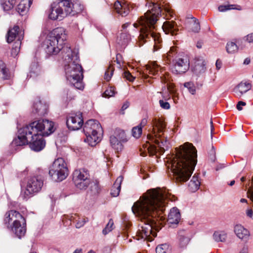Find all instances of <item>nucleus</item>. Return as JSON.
<instances>
[{
	"mask_svg": "<svg viewBox=\"0 0 253 253\" xmlns=\"http://www.w3.org/2000/svg\"><path fill=\"white\" fill-rule=\"evenodd\" d=\"M0 77L4 80H7L9 78L8 70L6 68L0 71Z\"/></svg>",
	"mask_w": 253,
	"mask_h": 253,
	"instance_id": "6e6d98bb",
	"label": "nucleus"
},
{
	"mask_svg": "<svg viewBox=\"0 0 253 253\" xmlns=\"http://www.w3.org/2000/svg\"><path fill=\"white\" fill-rule=\"evenodd\" d=\"M32 3L31 0H23L17 6L16 10L21 15H25Z\"/></svg>",
	"mask_w": 253,
	"mask_h": 253,
	"instance_id": "bb28decb",
	"label": "nucleus"
},
{
	"mask_svg": "<svg viewBox=\"0 0 253 253\" xmlns=\"http://www.w3.org/2000/svg\"><path fill=\"white\" fill-rule=\"evenodd\" d=\"M200 184L201 182L198 175L195 174L189 183V189L191 192H194L199 189Z\"/></svg>",
	"mask_w": 253,
	"mask_h": 253,
	"instance_id": "7c9ffc66",
	"label": "nucleus"
},
{
	"mask_svg": "<svg viewBox=\"0 0 253 253\" xmlns=\"http://www.w3.org/2000/svg\"><path fill=\"white\" fill-rule=\"evenodd\" d=\"M68 217L71 221L76 222L75 226L77 228L83 227L85 223L88 221L87 218H80L76 214L68 216Z\"/></svg>",
	"mask_w": 253,
	"mask_h": 253,
	"instance_id": "c756f323",
	"label": "nucleus"
},
{
	"mask_svg": "<svg viewBox=\"0 0 253 253\" xmlns=\"http://www.w3.org/2000/svg\"><path fill=\"white\" fill-rule=\"evenodd\" d=\"M46 52L49 54H56L60 50H62L63 52H65L64 55H66L67 50L65 49L68 46H60V45L57 44L55 41V39L51 38L49 36L45 42Z\"/></svg>",
	"mask_w": 253,
	"mask_h": 253,
	"instance_id": "ddd939ff",
	"label": "nucleus"
},
{
	"mask_svg": "<svg viewBox=\"0 0 253 253\" xmlns=\"http://www.w3.org/2000/svg\"><path fill=\"white\" fill-rule=\"evenodd\" d=\"M114 222L112 219H110L106 225L105 228L102 230V233L106 235L113 229Z\"/></svg>",
	"mask_w": 253,
	"mask_h": 253,
	"instance_id": "49530a36",
	"label": "nucleus"
},
{
	"mask_svg": "<svg viewBox=\"0 0 253 253\" xmlns=\"http://www.w3.org/2000/svg\"><path fill=\"white\" fill-rule=\"evenodd\" d=\"M252 84L247 82H241L233 89L235 95L240 98L244 94L252 88Z\"/></svg>",
	"mask_w": 253,
	"mask_h": 253,
	"instance_id": "aec40b11",
	"label": "nucleus"
},
{
	"mask_svg": "<svg viewBox=\"0 0 253 253\" xmlns=\"http://www.w3.org/2000/svg\"><path fill=\"white\" fill-rule=\"evenodd\" d=\"M162 29L166 34H170L172 36L176 35V32L178 30L176 23L173 21L165 22L162 26Z\"/></svg>",
	"mask_w": 253,
	"mask_h": 253,
	"instance_id": "4be33fe9",
	"label": "nucleus"
},
{
	"mask_svg": "<svg viewBox=\"0 0 253 253\" xmlns=\"http://www.w3.org/2000/svg\"><path fill=\"white\" fill-rule=\"evenodd\" d=\"M181 219L179 210L176 207L170 209L168 216V222L170 226L174 227L177 225Z\"/></svg>",
	"mask_w": 253,
	"mask_h": 253,
	"instance_id": "6ab92c4d",
	"label": "nucleus"
},
{
	"mask_svg": "<svg viewBox=\"0 0 253 253\" xmlns=\"http://www.w3.org/2000/svg\"><path fill=\"white\" fill-rule=\"evenodd\" d=\"M114 6L116 12L122 16H126L129 12V7L126 3H121L120 1H117Z\"/></svg>",
	"mask_w": 253,
	"mask_h": 253,
	"instance_id": "a878e982",
	"label": "nucleus"
},
{
	"mask_svg": "<svg viewBox=\"0 0 253 253\" xmlns=\"http://www.w3.org/2000/svg\"><path fill=\"white\" fill-rule=\"evenodd\" d=\"M190 63L187 57L177 58L173 60L172 72L176 74L185 73L189 68Z\"/></svg>",
	"mask_w": 253,
	"mask_h": 253,
	"instance_id": "9b49d317",
	"label": "nucleus"
},
{
	"mask_svg": "<svg viewBox=\"0 0 253 253\" xmlns=\"http://www.w3.org/2000/svg\"><path fill=\"white\" fill-rule=\"evenodd\" d=\"M226 47V50L229 53H233L238 50L237 45L233 42H228Z\"/></svg>",
	"mask_w": 253,
	"mask_h": 253,
	"instance_id": "c03bdc74",
	"label": "nucleus"
},
{
	"mask_svg": "<svg viewBox=\"0 0 253 253\" xmlns=\"http://www.w3.org/2000/svg\"><path fill=\"white\" fill-rule=\"evenodd\" d=\"M11 216L12 217L11 226L15 225L20 222H22V224L25 223V219L19 212L16 211L15 213H11Z\"/></svg>",
	"mask_w": 253,
	"mask_h": 253,
	"instance_id": "e433bc0d",
	"label": "nucleus"
},
{
	"mask_svg": "<svg viewBox=\"0 0 253 253\" xmlns=\"http://www.w3.org/2000/svg\"><path fill=\"white\" fill-rule=\"evenodd\" d=\"M231 9H236L238 10H241L242 9V7L240 5L237 4H229L226 5H220L218 7V10L220 12H224L227 10Z\"/></svg>",
	"mask_w": 253,
	"mask_h": 253,
	"instance_id": "58836bf2",
	"label": "nucleus"
},
{
	"mask_svg": "<svg viewBox=\"0 0 253 253\" xmlns=\"http://www.w3.org/2000/svg\"><path fill=\"white\" fill-rule=\"evenodd\" d=\"M21 44V42L16 41L14 42L11 51V54L13 57H15L18 55Z\"/></svg>",
	"mask_w": 253,
	"mask_h": 253,
	"instance_id": "a19ab883",
	"label": "nucleus"
},
{
	"mask_svg": "<svg viewBox=\"0 0 253 253\" xmlns=\"http://www.w3.org/2000/svg\"><path fill=\"white\" fill-rule=\"evenodd\" d=\"M234 232L237 237L243 241L247 242L251 236L250 231L240 224L235 225Z\"/></svg>",
	"mask_w": 253,
	"mask_h": 253,
	"instance_id": "f3484780",
	"label": "nucleus"
},
{
	"mask_svg": "<svg viewBox=\"0 0 253 253\" xmlns=\"http://www.w3.org/2000/svg\"><path fill=\"white\" fill-rule=\"evenodd\" d=\"M147 70L150 74L155 75L158 73L159 66L155 64H153L152 66H150L147 68Z\"/></svg>",
	"mask_w": 253,
	"mask_h": 253,
	"instance_id": "3c124183",
	"label": "nucleus"
},
{
	"mask_svg": "<svg viewBox=\"0 0 253 253\" xmlns=\"http://www.w3.org/2000/svg\"><path fill=\"white\" fill-rule=\"evenodd\" d=\"M43 186V180L40 177H33L31 178L27 185L25 194L32 195L39 192Z\"/></svg>",
	"mask_w": 253,
	"mask_h": 253,
	"instance_id": "f8f14e48",
	"label": "nucleus"
},
{
	"mask_svg": "<svg viewBox=\"0 0 253 253\" xmlns=\"http://www.w3.org/2000/svg\"><path fill=\"white\" fill-rule=\"evenodd\" d=\"M124 77L130 82H133L135 79L128 71H125L124 72Z\"/></svg>",
	"mask_w": 253,
	"mask_h": 253,
	"instance_id": "4d7b16f0",
	"label": "nucleus"
},
{
	"mask_svg": "<svg viewBox=\"0 0 253 253\" xmlns=\"http://www.w3.org/2000/svg\"><path fill=\"white\" fill-rule=\"evenodd\" d=\"M84 6L79 0H58L53 2L48 12V18L61 20L65 17L74 16L82 11Z\"/></svg>",
	"mask_w": 253,
	"mask_h": 253,
	"instance_id": "39448f33",
	"label": "nucleus"
},
{
	"mask_svg": "<svg viewBox=\"0 0 253 253\" xmlns=\"http://www.w3.org/2000/svg\"><path fill=\"white\" fill-rule=\"evenodd\" d=\"M65 59V72L67 80L74 87L79 89L84 88L83 83V70L79 64V56L75 52H73L70 47H66Z\"/></svg>",
	"mask_w": 253,
	"mask_h": 253,
	"instance_id": "20e7f679",
	"label": "nucleus"
},
{
	"mask_svg": "<svg viewBox=\"0 0 253 253\" xmlns=\"http://www.w3.org/2000/svg\"><path fill=\"white\" fill-rule=\"evenodd\" d=\"M129 137L125 131L120 127L113 129L112 134L110 136V143L111 147L119 152L124 149L123 143L128 140Z\"/></svg>",
	"mask_w": 253,
	"mask_h": 253,
	"instance_id": "1a4fd4ad",
	"label": "nucleus"
},
{
	"mask_svg": "<svg viewBox=\"0 0 253 253\" xmlns=\"http://www.w3.org/2000/svg\"><path fill=\"white\" fill-rule=\"evenodd\" d=\"M169 246L167 244L158 246L156 248V253H169Z\"/></svg>",
	"mask_w": 253,
	"mask_h": 253,
	"instance_id": "79ce46f5",
	"label": "nucleus"
},
{
	"mask_svg": "<svg viewBox=\"0 0 253 253\" xmlns=\"http://www.w3.org/2000/svg\"><path fill=\"white\" fill-rule=\"evenodd\" d=\"M114 68H112L111 66L110 65L107 70L106 71L104 75V79L107 81H109L113 74Z\"/></svg>",
	"mask_w": 253,
	"mask_h": 253,
	"instance_id": "8fccbe9b",
	"label": "nucleus"
},
{
	"mask_svg": "<svg viewBox=\"0 0 253 253\" xmlns=\"http://www.w3.org/2000/svg\"><path fill=\"white\" fill-rule=\"evenodd\" d=\"M30 71V76L32 77V74L37 75L40 71L39 66L37 63H33L31 66Z\"/></svg>",
	"mask_w": 253,
	"mask_h": 253,
	"instance_id": "603ef678",
	"label": "nucleus"
},
{
	"mask_svg": "<svg viewBox=\"0 0 253 253\" xmlns=\"http://www.w3.org/2000/svg\"><path fill=\"white\" fill-rule=\"evenodd\" d=\"M54 123L52 121L47 119H39L32 122L29 126L26 125L25 126H54Z\"/></svg>",
	"mask_w": 253,
	"mask_h": 253,
	"instance_id": "cd10ccee",
	"label": "nucleus"
},
{
	"mask_svg": "<svg viewBox=\"0 0 253 253\" xmlns=\"http://www.w3.org/2000/svg\"><path fill=\"white\" fill-rule=\"evenodd\" d=\"M246 105V102H243V101H239L238 104H237V109L239 110V111H241L242 110V106H245Z\"/></svg>",
	"mask_w": 253,
	"mask_h": 253,
	"instance_id": "680f3d73",
	"label": "nucleus"
},
{
	"mask_svg": "<svg viewBox=\"0 0 253 253\" xmlns=\"http://www.w3.org/2000/svg\"><path fill=\"white\" fill-rule=\"evenodd\" d=\"M35 127H19L17 131V135L19 137L26 139L29 142V139H31V136L35 132Z\"/></svg>",
	"mask_w": 253,
	"mask_h": 253,
	"instance_id": "b1692460",
	"label": "nucleus"
},
{
	"mask_svg": "<svg viewBox=\"0 0 253 253\" xmlns=\"http://www.w3.org/2000/svg\"><path fill=\"white\" fill-rule=\"evenodd\" d=\"M84 120L82 117V113L80 112L76 113L71 114L67 117V126H83Z\"/></svg>",
	"mask_w": 253,
	"mask_h": 253,
	"instance_id": "2eb2a0df",
	"label": "nucleus"
},
{
	"mask_svg": "<svg viewBox=\"0 0 253 253\" xmlns=\"http://www.w3.org/2000/svg\"><path fill=\"white\" fill-rule=\"evenodd\" d=\"M10 228L13 232L19 239L23 237L26 233V223L22 224V222H20L15 225H10Z\"/></svg>",
	"mask_w": 253,
	"mask_h": 253,
	"instance_id": "393cba45",
	"label": "nucleus"
},
{
	"mask_svg": "<svg viewBox=\"0 0 253 253\" xmlns=\"http://www.w3.org/2000/svg\"><path fill=\"white\" fill-rule=\"evenodd\" d=\"M12 213H15V211H9L6 212L5 214L4 222L5 224L7 225V227H9V225L10 226V223L12 222V217L11 216V214Z\"/></svg>",
	"mask_w": 253,
	"mask_h": 253,
	"instance_id": "a18cd8bd",
	"label": "nucleus"
},
{
	"mask_svg": "<svg viewBox=\"0 0 253 253\" xmlns=\"http://www.w3.org/2000/svg\"><path fill=\"white\" fill-rule=\"evenodd\" d=\"M206 62L202 57L196 59L194 65L191 70L194 74L197 76L203 74L206 71Z\"/></svg>",
	"mask_w": 253,
	"mask_h": 253,
	"instance_id": "a211bd4d",
	"label": "nucleus"
},
{
	"mask_svg": "<svg viewBox=\"0 0 253 253\" xmlns=\"http://www.w3.org/2000/svg\"><path fill=\"white\" fill-rule=\"evenodd\" d=\"M17 0H0L1 6L4 11H9L12 9Z\"/></svg>",
	"mask_w": 253,
	"mask_h": 253,
	"instance_id": "f704fd0d",
	"label": "nucleus"
},
{
	"mask_svg": "<svg viewBox=\"0 0 253 253\" xmlns=\"http://www.w3.org/2000/svg\"><path fill=\"white\" fill-rule=\"evenodd\" d=\"M179 247L180 248H185L190 241V238L187 236L184 231H180L178 233Z\"/></svg>",
	"mask_w": 253,
	"mask_h": 253,
	"instance_id": "2f4dec72",
	"label": "nucleus"
},
{
	"mask_svg": "<svg viewBox=\"0 0 253 253\" xmlns=\"http://www.w3.org/2000/svg\"><path fill=\"white\" fill-rule=\"evenodd\" d=\"M129 106V103L127 101L125 102L121 108V113L124 114V111Z\"/></svg>",
	"mask_w": 253,
	"mask_h": 253,
	"instance_id": "052dcab7",
	"label": "nucleus"
},
{
	"mask_svg": "<svg viewBox=\"0 0 253 253\" xmlns=\"http://www.w3.org/2000/svg\"><path fill=\"white\" fill-rule=\"evenodd\" d=\"M246 214L248 217H249L250 218H253V210L251 208H248L246 210Z\"/></svg>",
	"mask_w": 253,
	"mask_h": 253,
	"instance_id": "bf43d9fd",
	"label": "nucleus"
},
{
	"mask_svg": "<svg viewBox=\"0 0 253 253\" xmlns=\"http://www.w3.org/2000/svg\"><path fill=\"white\" fill-rule=\"evenodd\" d=\"M213 238L216 242H223L227 238V233L224 231H216L213 234Z\"/></svg>",
	"mask_w": 253,
	"mask_h": 253,
	"instance_id": "4c0bfd02",
	"label": "nucleus"
},
{
	"mask_svg": "<svg viewBox=\"0 0 253 253\" xmlns=\"http://www.w3.org/2000/svg\"><path fill=\"white\" fill-rule=\"evenodd\" d=\"M122 57V56L120 54H117L116 55V62L118 64L121 66V61L120 60V58Z\"/></svg>",
	"mask_w": 253,
	"mask_h": 253,
	"instance_id": "69168bd1",
	"label": "nucleus"
},
{
	"mask_svg": "<svg viewBox=\"0 0 253 253\" xmlns=\"http://www.w3.org/2000/svg\"><path fill=\"white\" fill-rule=\"evenodd\" d=\"M79 182L80 183L79 185L77 184V183H74L76 187L81 190L85 189L90 184V178L89 177L86 178V179L84 180L81 179V180Z\"/></svg>",
	"mask_w": 253,
	"mask_h": 253,
	"instance_id": "ea45409f",
	"label": "nucleus"
},
{
	"mask_svg": "<svg viewBox=\"0 0 253 253\" xmlns=\"http://www.w3.org/2000/svg\"><path fill=\"white\" fill-rule=\"evenodd\" d=\"M188 27L193 32L198 33L200 30V23L198 20L195 17H192L189 19Z\"/></svg>",
	"mask_w": 253,
	"mask_h": 253,
	"instance_id": "72a5a7b5",
	"label": "nucleus"
},
{
	"mask_svg": "<svg viewBox=\"0 0 253 253\" xmlns=\"http://www.w3.org/2000/svg\"><path fill=\"white\" fill-rule=\"evenodd\" d=\"M123 180L122 176H119L116 180L111 190V194L113 197H116L119 195Z\"/></svg>",
	"mask_w": 253,
	"mask_h": 253,
	"instance_id": "c85d7f7f",
	"label": "nucleus"
},
{
	"mask_svg": "<svg viewBox=\"0 0 253 253\" xmlns=\"http://www.w3.org/2000/svg\"><path fill=\"white\" fill-rule=\"evenodd\" d=\"M28 142L26 139L20 137L17 135V137L13 139L11 142V145L12 147H16L15 149L17 150L18 149L19 147L28 144Z\"/></svg>",
	"mask_w": 253,
	"mask_h": 253,
	"instance_id": "c9c22d12",
	"label": "nucleus"
},
{
	"mask_svg": "<svg viewBox=\"0 0 253 253\" xmlns=\"http://www.w3.org/2000/svg\"><path fill=\"white\" fill-rule=\"evenodd\" d=\"M165 127H150L147 135V139L154 141L155 144L147 143L143 145L144 152L141 155L145 156L148 152L151 155L156 154L158 152L163 153L169 148V143L164 135Z\"/></svg>",
	"mask_w": 253,
	"mask_h": 253,
	"instance_id": "423d86ee",
	"label": "nucleus"
},
{
	"mask_svg": "<svg viewBox=\"0 0 253 253\" xmlns=\"http://www.w3.org/2000/svg\"><path fill=\"white\" fill-rule=\"evenodd\" d=\"M161 79H162V81L166 83H167L169 81V78H168V75H165L163 77H161Z\"/></svg>",
	"mask_w": 253,
	"mask_h": 253,
	"instance_id": "774afa93",
	"label": "nucleus"
},
{
	"mask_svg": "<svg viewBox=\"0 0 253 253\" xmlns=\"http://www.w3.org/2000/svg\"><path fill=\"white\" fill-rule=\"evenodd\" d=\"M152 6L151 10H148L144 16L141 17L139 20V24L141 26L140 30V35L138 37L139 46L142 45L147 41L152 39L155 42L154 48L155 50L158 49L160 47L157 44L160 43L162 39L159 34L156 32L155 24L158 20V17L161 14V9L160 6L156 4H150Z\"/></svg>",
	"mask_w": 253,
	"mask_h": 253,
	"instance_id": "7ed1b4c3",
	"label": "nucleus"
},
{
	"mask_svg": "<svg viewBox=\"0 0 253 253\" xmlns=\"http://www.w3.org/2000/svg\"><path fill=\"white\" fill-rule=\"evenodd\" d=\"M116 93L115 88L113 87H108L103 93V96L105 97H110L113 96Z\"/></svg>",
	"mask_w": 253,
	"mask_h": 253,
	"instance_id": "09e8293b",
	"label": "nucleus"
},
{
	"mask_svg": "<svg viewBox=\"0 0 253 253\" xmlns=\"http://www.w3.org/2000/svg\"><path fill=\"white\" fill-rule=\"evenodd\" d=\"M49 174L56 182L61 181L67 176L68 168L64 160L62 158L56 159L50 167Z\"/></svg>",
	"mask_w": 253,
	"mask_h": 253,
	"instance_id": "6e6552de",
	"label": "nucleus"
},
{
	"mask_svg": "<svg viewBox=\"0 0 253 253\" xmlns=\"http://www.w3.org/2000/svg\"><path fill=\"white\" fill-rule=\"evenodd\" d=\"M174 48L173 47L170 48V50L169 51V52L168 53V56L169 57L173 56V53L174 52Z\"/></svg>",
	"mask_w": 253,
	"mask_h": 253,
	"instance_id": "338daca9",
	"label": "nucleus"
},
{
	"mask_svg": "<svg viewBox=\"0 0 253 253\" xmlns=\"http://www.w3.org/2000/svg\"><path fill=\"white\" fill-rule=\"evenodd\" d=\"M90 190L91 191L92 194H96L99 192V185L97 183L93 182L90 183Z\"/></svg>",
	"mask_w": 253,
	"mask_h": 253,
	"instance_id": "864d4df0",
	"label": "nucleus"
},
{
	"mask_svg": "<svg viewBox=\"0 0 253 253\" xmlns=\"http://www.w3.org/2000/svg\"><path fill=\"white\" fill-rule=\"evenodd\" d=\"M147 122L146 119H143L142 120L141 123L137 126H144L146 125Z\"/></svg>",
	"mask_w": 253,
	"mask_h": 253,
	"instance_id": "0e129e2a",
	"label": "nucleus"
},
{
	"mask_svg": "<svg viewBox=\"0 0 253 253\" xmlns=\"http://www.w3.org/2000/svg\"><path fill=\"white\" fill-rule=\"evenodd\" d=\"M85 125L89 126H101L99 122L97 120L94 119H90L88 120L85 123Z\"/></svg>",
	"mask_w": 253,
	"mask_h": 253,
	"instance_id": "5fc2aeb1",
	"label": "nucleus"
},
{
	"mask_svg": "<svg viewBox=\"0 0 253 253\" xmlns=\"http://www.w3.org/2000/svg\"><path fill=\"white\" fill-rule=\"evenodd\" d=\"M130 40V35L126 31H123L117 39V42L121 46H125Z\"/></svg>",
	"mask_w": 253,
	"mask_h": 253,
	"instance_id": "473e14b6",
	"label": "nucleus"
},
{
	"mask_svg": "<svg viewBox=\"0 0 253 253\" xmlns=\"http://www.w3.org/2000/svg\"><path fill=\"white\" fill-rule=\"evenodd\" d=\"M36 132L32 135L29 141L31 149L36 152L42 150L45 146L43 137H47L53 133L56 127H35Z\"/></svg>",
	"mask_w": 253,
	"mask_h": 253,
	"instance_id": "0eeeda50",
	"label": "nucleus"
},
{
	"mask_svg": "<svg viewBox=\"0 0 253 253\" xmlns=\"http://www.w3.org/2000/svg\"><path fill=\"white\" fill-rule=\"evenodd\" d=\"M142 127H132L131 129V134L133 137L137 139L139 138L142 134Z\"/></svg>",
	"mask_w": 253,
	"mask_h": 253,
	"instance_id": "de8ad7c7",
	"label": "nucleus"
},
{
	"mask_svg": "<svg viewBox=\"0 0 253 253\" xmlns=\"http://www.w3.org/2000/svg\"><path fill=\"white\" fill-rule=\"evenodd\" d=\"M159 104L160 106L164 109H169L170 108V105L168 102H165L163 100H160Z\"/></svg>",
	"mask_w": 253,
	"mask_h": 253,
	"instance_id": "13d9d810",
	"label": "nucleus"
},
{
	"mask_svg": "<svg viewBox=\"0 0 253 253\" xmlns=\"http://www.w3.org/2000/svg\"><path fill=\"white\" fill-rule=\"evenodd\" d=\"M48 106L44 103H42L39 99H36L34 101L32 112L39 116H43L47 113Z\"/></svg>",
	"mask_w": 253,
	"mask_h": 253,
	"instance_id": "412c9836",
	"label": "nucleus"
},
{
	"mask_svg": "<svg viewBox=\"0 0 253 253\" xmlns=\"http://www.w3.org/2000/svg\"><path fill=\"white\" fill-rule=\"evenodd\" d=\"M184 86L187 88L188 91L192 95H194L196 93V86L193 82H189L185 83L184 84Z\"/></svg>",
	"mask_w": 253,
	"mask_h": 253,
	"instance_id": "37998d69",
	"label": "nucleus"
},
{
	"mask_svg": "<svg viewBox=\"0 0 253 253\" xmlns=\"http://www.w3.org/2000/svg\"><path fill=\"white\" fill-rule=\"evenodd\" d=\"M89 177V174L87 170L80 169L75 170L73 173V180L74 183L79 185L81 179H86Z\"/></svg>",
	"mask_w": 253,
	"mask_h": 253,
	"instance_id": "5701e85b",
	"label": "nucleus"
},
{
	"mask_svg": "<svg viewBox=\"0 0 253 253\" xmlns=\"http://www.w3.org/2000/svg\"><path fill=\"white\" fill-rule=\"evenodd\" d=\"M102 128L97 127V129L93 127H84L83 130L86 136L84 141L91 146H95L102 139L103 132Z\"/></svg>",
	"mask_w": 253,
	"mask_h": 253,
	"instance_id": "9d476101",
	"label": "nucleus"
},
{
	"mask_svg": "<svg viewBox=\"0 0 253 253\" xmlns=\"http://www.w3.org/2000/svg\"><path fill=\"white\" fill-rule=\"evenodd\" d=\"M169 198V193L165 189H152L140 197L132 207L133 212L141 220L137 232L138 240L140 239L152 241L156 236V231L161 229L160 218L161 214L165 210Z\"/></svg>",
	"mask_w": 253,
	"mask_h": 253,
	"instance_id": "f257e3e1",
	"label": "nucleus"
},
{
	"mask_svg": "<svg viewBox=\"0 0 253 253\" xmlns=\"http://www.w3.org/2000/svg\"><path fill=\"white\" fill-rule=\"evenodd\" d=\"M197 153L196 148L189 142L176 148L175 155L167 164L176 182H186L190 177L197 163Z\"/></svg>",
	"mask_w": 253,
	"mask_h": 253,
	"instance_id": "f03ea898",
	"label": "nucleus"
},
{
	"mask_svg": "<svg viewBox=\"0 0 253 253\" xmlns=\"http://www.w3.org/2000/svg\"><path fill=\"white\" fill-rule=\"evenodd\" d=\"M49 36L55 39L57 44L60 46H66L65 42L67 39L66 30L62 27H58L54 29L50 34Z\"/></svg>",
	"mask_w": 253,
	"mask_h": 253,
	"instance_id": "4468645a",
	"label": "nucleus"
},
{
	"mask_svg": "<svg viewBox=\"0 0 253 253\" xmlns=\"http://www.w3.org/2000/svg\"><path fill=\"white\" fill-rule=\"evenodd\" d=\"M24 37V32L20 30L18 26H14L13 28L8 31L7 34V42L8 43L12 42L14 40L21 42Z\"/></svg>",
	"mask_w": 253,
	"mask_h": 253,
	"instance_id": "dca6fc26",
	"label": "nucleus"
},
{
	"mask_svg": "<svg viewBox=\"0 0 253 253\" xmlns=\"http://www.w3.org/2000/svg\"><path fill=\"white\" fill-rule=\"evenodd\" d=\"M246 40L249 42H253V33L248 35L246 37Z\"/></svg>",
	"mask_w": 253,
	"mask_h": 253,
	"instance_id": "e2e57ef3",
	"label": "nucleus"
}]
</instances>
